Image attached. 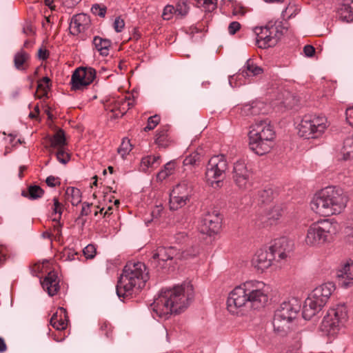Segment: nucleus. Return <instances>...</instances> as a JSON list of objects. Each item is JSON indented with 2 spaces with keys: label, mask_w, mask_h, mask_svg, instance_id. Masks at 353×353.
I'll return each mask as SVG.
<instances>
[{
  "label": "nucleus",
  "mask_w": 353,
  "mask_h": 353,
  "mask_svg": "<svg viewBox=\"0 0 353 353\" xmlns=\"http://www.w3.org/2000/svg\"><path fill=\"white\" fill-rule=\"evenodd\" d=\"M288 241L285 238H281L276 240L274 243L269 248L268 250L260 249L256 251L252 259V266L260 272L270 268L272 261L277 256L279 259H284L287 257L286 248L283 246L287 245Z\"/></svg>",
  "instance_id": "nucleus-8"
},
{
  "label": "nucleus",
  "mask_w": 353,
  "mask_h": 353,
  "mask_svg": "<svg viewBox=\"0 0 353 353\" xmlns=\"http://www.w3.org/2000/svg\"><path fill=\"white\" fill-rule=\"evenodd\" d=\"M57 160L63 163H67L70 160V155L63 150V148H59L56 154Z\"/></svg>",
  "instance_id": "nucleus-48"
},
{
  "label": "nucleus",
  "mask_w": 353,
  "mask_h": 353,
  "mask_svg": "<svg viewBox=\"0 0 353 353\" xmlns=\"http://www.w3.org/2000/svg\"><path fill=\"white\" fill-rule=\"evenodd\" d=\"M263 72V70L262 68L257 65L252 59H248L245 64L243 66V70H241V73L238 74L235 77H232L230 80V84L232 86H238L239 84L235 83L234 85H232L233 80H236L237 79H241V77L246 78V77H255L257 75H259L262 74Z\"/></svg>",
  "instance_id": "nucleus-19"
},
{
  "label": "nucleus",
  "mask_w": 353,
  "mask_h": 353,
  "mask_svg": "<svg viewBox=\"0 0 353 353\" xmlns=\"http://www.w3.org/2000/svg\"><path fill=\"white\" fill-rule=\"evenodd\" d=\"M261 105L260 103L254 102L251 104H245L238 110H240V114L243 117L256 115L261 113Z\"/></svg>",
  "instance_id": "nucleus-30"
},
{
  "label": "nucleus",
  "mask_w": 353,
  "mask_h": 353,
  "mask_svg": "<svg viewBox=\"0 0 353 353\" xmlns=\"http://www.w3.org/2000/svg\"><path fill=\"white\" fill-rule=\"evenodd\" d=\"M328 127L327 118L316 114H306L298 125L299 134L305 139L321 137Z\"/></svg>",
  "instance_id": "nucleus-11"
},
{
  "label": "nucleus",
  "mask_w": 353,
  "mask_h": 353,
  "mask_svg": "<svg viewBox=\"0 0 353 353\" xmlns=\"http://www.w3.org/2000/svg\"><path fill=\"white\" fill-rule=\"evenodd\" d=\"M192 192L193 185L192 183L187 180H183L173 188L171 194L190 199Z\"/></svg>",
  "instance_id": "nucleus-24"
},
{
  "label": "nucleus",
  "mask_w": 353,
  "mask_h": 353,
  "mask_svg": "<svg viewBox=\"0 0 353 353\" xmlns=\"http://www.w3.org/2000/svg\"><path fill=\"white\" fill-rule=\"evenodd\" d=\"M50 325L57 330H63L67 327L68 316L67 311L63 307H59L58 310L52 316Z\"/></svg>",
  "instance_id": "nucleus-22"
},
{
  "label": "nucleus",
  "mask_w": 353,
  "mask_h": 353,
  "mask_svg": "<svg viewBox=\"0 0 353 353\" xmlns=\"http://www.w3.org/2000/svg\"><path fill=\"white\" fill-rule=\"evenodd\" d=\"M78 252L74 248H65L60 253V258L63 261H71L75 259Z\"/></svg>",
  "instance_id": "nucleus-40"
},
{
  "label": "nucleus",
  "mask_w": 353,
  "mask_h": 353,
  "mask_svg": "<svg viewBox=\"0 0 353 353\" xmlns=\"http://www.w3.org/2000/svg\"><path fill=\"white\" fill-rule=\"evenodd\" d=\"M276 132L268 120L256 121L250 127L249 147L258 155L268 153L274 145Z\"/></svg>",
  "instance_id": "nucleus-5"
},
{
  "label": "nucleus",
  "mask_w": 353,
  "mask_h": 353,
  "mask_svg": "<svg viewBox=\"0 0 353 353\" xmlns=\"http://www.w3.org/2000/svg\"><path fill=\"white\" fill-rule=\"evenodd\" d=\"M90 206L91 205L89 203H83L80 214L81 216H88L91 212Z\"/></svg>",
  "instance_id": "nucleus-63"
},
{
  "label": "nucleus",
  "mask_w": 353,
  "mask_h": 353,
  "mask_svg": "<svg viewBox=\"0 0 353 353\" xmlns=\"http://www.w3.org/2000/svg\"><path fill=\"white\" fill-rule=\"evenodd\" d=\"M194 296L190 282H183L161 292L151 305L154 314L168 319L172 313L179 314L185 310Z\"/></svg>",
  "instance_id": "nucleus-2"
},
{
  "label": "nucleus",
  "mask_w": 353,
  "mask_h": 353,
  "mask_svg": "<svg viewBox=\"0 0 353 353\" xmlns=\"http://www.w3.org/2000/svg\"><path fill=\"white\" fill-rule=\"evenodd\" d=\"M175 14V8L173 6L168 5L166 6L162 14V17L165 20H170L172 19V15Z\"/></svg>",
  "instance_id": "nucleus-50"
},
{
  "label": "nucleus",
  "mask_w": 353,
  "mask_h": 353,
  "mask_svg": "<svg viewBox=\"0 0 353 353\" xmlns=\"http://www.w3.org/2000/svg\"><path fill=\"white\" fill-rule=\"evenodd\" d=\"M52 221L54 223L53 225V228L51 232L53 234V238L56 241H59L61 237V225L59 223V219H57V217H54L52 219Z\"/></svg>",
  "instance_id": "nucleus-46"
},
{
  "label": "nucleus",
  "mask_w": 353,
  "mask_h": 353,
  "mask_svg": "<svg viewBox=\"0 0 353 353\" xmlns=\"http://www.w3.org/2000/svg\"><path fill=\"white\" fill-rule=\"evenodd\" d=\"M168 126H163L159 129L156 134L155 143L161 148H166L169 145Z\"/></svg>",
  "instance_id": "nucleus-31"
},
{
  "label": "nucleus",
  "mask_w": 353,
  "mask_h": 353,
  "mask_svg": "<svg viewBox=\"0 0 353 353\" xmlns=\"http://www.w3.org/2000/svg\"><path fill=\"white\" fill-rule=\"evenodd\" d=\"M44 268V263H36L33 266L31 267V272L32 275L37 276V274L43 272V269Z\"/></svg>",
  "instance_id": "nucleus-58"
},
{
  "label": "nucleus",
  "mask_w": 353,
  "mask_h": 353,
  "mask_svg": "<svg viewBox=\"0 0 353 353\" xmlns=\"http://www.w3.org/2000/svg\"><path fill=\"white\" fill-rule=\"evenodd\" d=\"M347 196L343 190L328 186L315 194L310 203L311 209L322 216L340 214L346 207Z\"/></svg>",
  "instance_id": "nucleus-3"
},
{
  "label": "nucleus",
  "mask_w": 353,
  "mask_h": 353,
  "mask_svg": "<svg viewBox=\"0 0 353 353\" xmlns=\"http://www.w3.org/2000/svg\"><path fill=\"white\" fill-rule=\"evenodd\" d=\"M54 206H53V212L55 215L54 217L60 219L62 214V204L59 201L57 197H54L53 199Z\"/></svg>",
  "instance_id": "nucleus-49"
},
{
  "label": "nucleus",
  "mask_w": 353,
  "mask_h": 353,
  "mask_svg": "<svg viewBox=\"0 0 353 353\" xmlns=\"http://www.w3.org/2000/svg\"><path fill=\"white\" fill-rule=\"evenodd\" d=\"M160 117L157 114L150 117L148 119L147 125L144 128V131H150L153 129L159 123Z\"/></svg>",
  "instance_id": "nucleus-47"
},
{
  "label": "nucleus",
  "mask_w": 353,
  "mask_h": 353,
  "mask_svg": "<svg viewBox=\"0 0 353 353\" xmlns=\"http://www.w3.org/2000/svg\"><path fill=\"white\" fill-rule=\"evenodd\" d=\"M7 254V248L3 245H0V265L3 264V263L6 261Z\"/></svg>",
  "instance_id": "nucleus-59"
},
{
  "label": "nucleus",
  "mask_w": 353,
  "mask_h": 353,
  "mask_svg": "<svg viewBox=\"0 0 353 353\" xmlns=\"http://www.w3.org/2000/svg\"><path fill=\"white\" fill-rule=\"evenodd\" d=\"M284 209L282 205H274L268 212V219L270 224H274L282 216Z\"/></svg>",
  "instance_id": "nucleus-37"
},
{
  "label": "nucleus",
  "mask_w": 353,
  "mask_h": 353,
  "mask_svg": "<svg viewBox=\"0 0 353 353\" xmlns=\"http://www.w3.org/2000/svg\"><path fill=\"white\" fill-rule=\"evenodd\" d=\"M83 254L87 259H92L96 255L97 250L94 245H88L83 250Z\"/></svg>",
  "instance_id": "nucleus-51"
},
{
  "label": "nucleus",
  "mask_w": 353,
  "mask_h": 353,
  "mask_svg": "<svg viewBox=\"0 0 353 353\" xmlns=\"http://www.w3.org/2000/svg\"><path fill=\"white\" fill-rule=\"evenodd\" d=\"M50 146L54 148H62L66 145L65 132L59 129L57 132L50 138Z\"/></svg>",
  "instance_id": "nucleus-32"
},
{
  "label": "nucleus",
  "mask_w": 353,
  "mask_h": 353,
  "mask_svg": "<svg viewBox=\"0 0 353 353\" xmlns=\"http://www.w3.org/2000/svg\"><path fill=\"white\" fill-rule=\"evenodd\" d=\"M334 290L332 283L322 284L315 288L305 300L303 307V317L310 320L319 313L327 303Z\"/></svg>",
  "instance_id": "nucleus-7"
},
{
  "label": "nucleus",
  "mask_w": 353,
  "mask_h": 353,
  "mask_svg": "<svg viewBox=\"0 0 353 353\" xmlns=\"http://www.w3.org/2000/svg\"><path fill=\"white\" fill-rule=\"evenodd\" d=\"M175 170V162L174 161H171L167 163L162 170H161L157 175V179L159 181H163L167 179L170 175L173 174Z\"/></svg>",
  "instance_id": "nucleus-35"
},
{
  "label": "nucleus",
  "mask_w": 353,
  "mask_h": 353,
  "mask_svg": "<svg viewBox=\"0 0 353 353\" xmlns=\"http://www.w3.org/2000/svg\"><path fill=\"white\" fill-rule=\"evenodd\" d=\"M199 8H203L205 12H211L216 8L215 0H194Z\"/></svg>",
  "instance_id": "nucleus-39"
},
{
  "label": "nucleus",
  "mask_w": 353,
  "mask_h": 353,
  "mask_svg": "<svg viewBox=\"0 0 353 353\" xmlns=\"http://www.w3.org/2000/svg\"><path fill=\"white\" fill-rule=\"evenodd\" d=\"M96 77L95 70L89 68H77L71 77V89L72 90H80L87 88L94 79Z\"/></svg>",
  "instance_id": "nucleus-15"
},
{
  "label": "nucleus",
  "mask_w": 353,
  "mask_h": 353,
  "mask_svg": "<svg viewBox=\"0 0 353 353\" xmlns=\"http://www.w3.org/2000/svg\"><path fill=\"white\" fill-rule=\"evenodd\" d=\"M161 163V157L159 155H148L141 159L140 163V170L146 172L149 169H154Z\"/></svg>",
  "instance_id": "nucleus-26"
},
{
  "label": "nucleus",
  "mask_w": 353,
  "mask_h": 353,
  "mask_svg": "<svg viewBox=\"0 0 353 353\" xmlns=\"http://www.w3.org/2000/svg\"><path fill=\"white\" fill-rule=\"evenodd\" d=\"M259 200L262 203H268L274 197L273 190L271 188L265 189L259 192Z\"/></svg>",
  "instance_id": "nucleus-44"
},
{
  "label": "nucleus",
  "mask_w": 353,
  "mask_h": 353,
  "mask_svg": "<svg viewBox=\"0 0 353 353\" xmlns=\"http://www.w3.org/2000/svg\"><path fill=\"white\" fill-rule=\"evenodd\" d=\"M174 8L175 15L183 17L188 14L190 7L186 1H179Z\"/></svg>",
  "instance_id": "nucleus-43"
},
{
  "label": "nucleus",
  "mask_w": 353,
  "mask_h": 353,
  "mask_svg": "<svg viewBox=\"0 0 353 353\" xmlns=\"http://www.w3.org/2000/svg\"><path fill=\"white\" fill-rule=\"evenodd\" d=\"M334 230V225L328 219L312 223L307 228L305 243L310 247L320 248L327 243Z\"/></svg>",
  "instance_id": "nucleus-10"
},
{
  "label": "nucleus",
  "mask_w": 353,
  "mask_h": 353,
  "mask_svg": "<svg viewBox=\"0 0 353 353\" xmlns=\"http://www.w3.org/2000/svg\"><path fill=\"white\" fill-rule=\"evenodd\" d=\"M353 261L348 259L345 261L337 271V277L340 285L348 288L353 285V270L352 266Z\"/></svg>",
  "instance_id": "nucleus-17"
},
{
  "label": "nucleus",
  "mask_w": 353,
  "mask_h": 353,
  "mask_svg": "<svg viewBox=\"0 0 353 353\" xmlns=\"http://www.w3.org/2000/svg\"><path fill=\"white\" fill-rule=\"evenodd\" d=\"M49 53L47 50L40 48L38 51V57L41 60H46L48 59Z\"/></svg>",
  "instance_id": "nucleus-64"
},
{
  "label": "nucleus",
  "mask_w": 353,
  "mask_h": 353,
  "mask_svg": "<svg viewBox=\"0 0 353 353\" xmlns=\"http://www.w3.org/2000/svg\"><path fill=\"white\" fill-rule=\"evenodd\" d=\"M178 254L177 249L174 247H159L153 254V259L157 261L158 265L164 268V263L172 260Z\"/></svg>",
  "instance_id": "nucleus-20"
},
{
  "label": "nucleus",
  "mask_w": 353,
  "mask_h": 353,
  "mask_svg": "<svg viewBox=\"0 0 353 353\" xmlns=\"http://www.w3.org/2000/svg\"><path fill=\"white\" fill-rule=\"evenodd\" d=\"M93 44L101 55L105 57L108 55L109 50L112 44L110 40L96 36L93 39Z\"/></svg>",
  "instance_id": "nucleus-28"
},
{
  "label": "nucleus",
  "mask_w": 353,
  "mask_h": 353,
  "mask_svg": "<svg viewBox=\"0 0 353 353\" xmlns=\"http://www.w3.org/2000/svg\"><path fill=\"white\" fill-rule=\"evenodd\" d=\"M149 279V272L142 262H128L117 285V294L119 297H128L145 287Z\"/></svg>",
  "instance_id": "nucleus-4"
},
{
  "label": "nucleus",
  "mask_w": 353,
  "mask_h": 353,
  "mask_svg": "<svg viewBox=\"0 0 353 353\" xmlns=\"http://www.w3.org/2000/svg\"><path fill=\"white\" fill-rule=\"evenodd\" d=\"M269 288L263 281L249 280L234 288L229 294L227 309L230 313L243 315L245 309L263 307L268 302Z\"/></svg>",
  "instance_id": "nucleus-1"
},
{
  "label": "nucleus",
  "mask_w": 353,
  "mask_h": 353,
  "mask_svg": "<svg viewBox=\"0 0 353 353\" xmlns=\"http://www.w3.org/2000/svg\"><path fill=\"white\" fill-rule=\"evenodd\" d=\"M41 283L43 290L50 296L55 295L59 290V278L57 274L54 271L50 272Z\"/></svg>",
  "instance_id": "nucleus-21"
},
{
  "label": "nucleus",
  "mask_w": 353,
  "mask_h": 353,
  "mask_svg": "<svg viewBox=\"0 0 353 353\" xmlns=\"http://www.w3.org/2000/svg\"><path fill=\"white\" fill-rule=\"evenodd\" d=\"M340 19L346 22L353 21V0H343L338 8Z\"/></svg>",
  "instance_id": "nucleus-23"
},
{
  "label": "nucleus",
  "mask_w": 353,
  "mask_h": 353,
  "mask_svg": "<svg viewBox=\"0 0 353 353\" xmlns=\"http://www.w3.org/2000/svg\"><path fill=\"white\" fill-rule=\"evenodd\" d=\"M46 183L49 187L52 188L58 186L61 184L60 179L54 176H48L46 180Z\"/></svg>",
  "instance_id": "nucleus-55"
},
{
  "label": "nucleus",
  "mask_w": 353,
  "mask_h": 353,
  "mask_svg": "<svg viewBox=\"0 0 353 353\" xmlns=\"http://www.w3.org/2000/svg\"><path fill=\"white\" fill-rule=\"evenodd\" d=\"M30 58V54L23 50L16 52L13 59L15 68L20 71L26 70L29 66Z\"/></svg>",
  "instance_id": "nucleus-25"
},
{
  "label": "nucleus",
  "mask_w": 353,
  "mask_h": 353,
  "mask_svg": "<svg viewBox=\"0 0 353 353\" xmlns=\"http://www.w3.org/2000/svg\"><path fill=\"white\" fill-rule=\"evenodd\" d=\"M347 319L345 305H337L330 308L320 325L321 332L327 336L336 335Z\"/></svg>",
  "instance_id": "nucleus-12"
},
{
  "label": "nucleus",
  "mask_w": 353,
  "mask_h": 353,
  "mask_svg": "<svg viewBox=\"0 0 353 353\" xmlns=\"http://www.w3.org/2000/svg\"><path fill=\"white\" fill-rule=\"evenodd\" d=\"M299 11V8L294 4H289L283 11L282 15L283 18L290 19L294 17Z\"/></svg>",
  "instance_id": "nucleus-45"
},
{
  "label": "nucleus",
  "mask_w": 353,
  "mask_h": 353,
  "mask_svg": "<svg viewBox=\"0 0 353 353\" xmlns=\"http://www.w3.org/2000/svg\"><path fill=\"white\" fill-rule=\"evenodd\" d=\"M345 114L347 121L350 125L353 126V107L347 108Z\"/></svg>",
  "instance_id": "nucleus-61"
},
{
  "label": "nucleus",
  "mask_w": 353,
  "mask_h": 353,
  "mask_svg": "<svg viewBox=\"0 0 353 353\" xmlns=\"http://www.w3.org/2000/svg\"><path fill=\"white\" fill-rule=\"evenodd\" d=\"M221 218L216 212L205 214L201 219V232L209 236L218 233L221 226Z\"/></svg>",
  "instance_id": "nucleus-16"
},
{
  "label": "nucleus",
  "mask_w": 353,
  "mask_h": 353,
  "mask_svg": "<svg viewBox=\"0 0 353 353\" xmlns=\"http://www.w3.org/2000/svg\"><path fill=\"white\" fill-rule=\"evenodd\" d=\"M120 102L121 103V107L119 108L121 111L123 110L125 112L126 110H128L134 106V101L131 100L130 98L122 99L119 101V103Z\"/></svg>",
  "instance_id": "nucleus-54"
},
{
  "label": "nucleus",
  "mask_w": 353,
  "mask_h": 353,
  "mask_svg": "<svg viewBox=\"0 0 353 353\" xmlns=\"http://www.w3.org/2000/svg\"><path fill=\"white\" fill-rule=\"evenodd\" d=\"M341 153L345 160L353 159V134L345 139Z\"/></svg>",
  "instance_id": "nucleus-34"
},
{
  "label": "nucleus",
  "mask_w": 353,
  "mask_h": 353,
  "mask_svg": "<svg viewBox=\"0 0 353 353\" xmlns=\"http://www.w3.org/2000/svg\"><path fill=\"white\" fill-rule=\"evenodd\" d=\"M92 12L101 17H104L106 13V8L100 6L99 4H94L91 8Z\"/></svg>",
  "instance_id": "nucleus-52"
},
{
  "label": "nucleus",
  "mask_w": 353,
  "mask_h": 353,
  "mask_svg": "<svg viewBox=\"0 0 353 353\" xmlns=\"http://www.w3.org/2000/svg\"><path fill=\"white\" fill-rule=\"evenodd\" d=\"M345 234L347 241L350 243H353V228H346Z\"/></svg>",
  "instance_id": "nucleus-62"
},
{
  "label": "nucleus",
  "mask_w": 353,
  "mask_h": 353,
  "mask_svg": "<svg viewBox=\"0 0 353 353\" xmlns=\"http://www.w3.org/2000/svg\"><path fill=\"white\" fill-rule=\"evenodd\" d=\"M50 79L44 77L37 82V91L34 97L37 99L48 98V92L50 90Z\"/></svg>",
  "instance_id": "nucleus-27"
},
{
  "label": "nucleus",
  "mask_w": 353,
  "mask_h": 353,
  "mask_svg": "<svg viewBox=\"0 0 353 353\" xmlns=\"http://www.w3.org/2000/svg\"><path fill=\"white\" fill-rule=\"evenodd\" d=\"M300 309V302L296 299L281 303L274 315L272 324L274 332L283 336L291 330L295 324Z\"/></svg>",
  "instance_id": "nucleus-6"
},
{
  "label": "nucleus",
  "mask_w": 353,
  "mask_h": 353,
  "mask_svg": "<svg viewBox=\"0 0 353 353\" xmlns=\"http://www.w3.org/2000/svg\"><path fill=\"white\" fill-rule=\"evenodd\" d=\"M44 194V190L39 185H31L28 186L27 191L23 190L21 195L30 200H36L41 198Z\"/></svg>",
  "instance_id": "nucleus-29"
},
{
  "label": "nucleus",
  "mask_w": 353,
  "mask_h": 353,
  "mask_svg": "<svg viewBox=\"0 0 353 353\" xmlns=\"http://www.w3.org/2000/svg\"><path fill=\"white\" fill-rule=\"evenodd\" d=\"M190 199H185L183 196L171 194H170V208L171 210H177L182 207L185 206Z\"/></svg>",
  "instance_id": "nucleus-36"
},
{
  "label": "nucleus",
  "mask_w": 353,
  "mask_h": 353,
  "mask_svg": "<svg viewBox=\"0 0 353 353\" xmlns=\"http://www.w3.org/2000/svg\"><path fill=\"white\" fill-rule=\"evenodd\" d=\"M90 17L84 13L74 15L70 23V32L73 35H77L89 28Z\"/></svg>",
  "instance_id": "nucleus-18"
},
{
  "label": "nucleus",
  "mask_w": 353,
  "mask_h": 353,
  "mask_svg": "<svg viewBox=\"0 0 353 353\" xmlns=\"http://www.w3.org/2000/svg\"><path fill=\"white\" fill-rule=\"evenodd\" d=\"M100 330L108 337L112 336V326L110 323L103 321L100 323Z\"/></svg>",
  "instance_id": "nucleus-53"
},
{
  "label": "nucleus",
  "mask_w": 353,
  "mask_h": 353,
  "mask_svg": "<svg viewBox=\"0 0 353 353\" xmlns=\"http://www.w3.org/2000/svg\"><path fill=\"white\" fill-rule=\"evenodd\" d=\"M132 145L128 139L124 138L117 149L118 153L124 158L132 150Z\"/></svg>",
  "instance_id": "nucleus-41"
},
{
  "label": "nucleus",
  "mask_w": 353,
  "mask_h": 353,
  "mask_svg": "<svg viewBox=\"0 0 353 353\" xmlns=\"http://www.w3.org/2000/svg\"><path fill=\"white\" fill-rule=\"evenodd\" d=\"M66 199L72 205H77L81 202V193L79 189L74 187H68L65 191Z\"/></svg>",
  "instance_id": "nucleus-33"
},
{
  "label": "nucleus",
  "mask_w": 353,
  "mask_h": 353,
  "mask_svg": "<svg viewBox=\"0 0 353 353\" xmlns=\"http://www.w3.org/2000/svg\"><path fill=\"white\" fill-rule=\"evenodd\" d=\"M202 155L197 151L190 154L183 160L184 165H196L201 161Z\"/></svg>",
  "instance_id": "nucleus-42"
},
{
  "label": "nucleus",
  "mask_w": 353,
  "mask_h": 353,
  "mask_svg": "<svg viewBox=\"0 0 353 353\" xmlns=\"http://www.w3.org/2000/svg\"><path fill=\"white\" fill-rule=\"evenodd\" d=\"M233 180L241 190H247L252 185V172L247 168L245 162L237 161L234 164Z\"/></svg>",
  "instance_id": "nucleus-14"
},
{
  "label": "nucleus",
  "mask_w": 353,
  "mask_h": 353,
  "mask_svg": "<svg viewBox=\"0 0 353 353\" xmlns=\"http://www.w3.org/2000/svg\"><path fill=\"white\" fill-rule=\"evenodd\" d=\"M228 168L226 158L223 154L215 155L210 159L206 167L205 180L212 187H219Z\"/></svg>",
  "instance_id": "nucleus-13"
},
{
  "label": "nucleus",
  "mask_w": 353,
  "mask_h": 353,
  "mask_svg": "<svg viewBox=\"0 0 353 353\" xmlns=\"http://www.w3.org/2000/svg\"><path fill=\"white\" fill-rule=\"evenodd\" d=\"M200 249L197 243H190L181 252V256L188 259L196 256L199 253Z\"/></svg>",
  "instance_id": "nucleus-38"
},
{
  "label": "nucleus",
  "mask_w": 353,
  "mask_h": 353,
  "mask_svg": "<svg viewBox=\"0 0 353 353\" xmlns=\"http://www.w3.org/2000/svg\"><path fill=\"white\" fill-rule=\"evenodd\" d=\"M256 45L261 49L274 47L283 34L285 28L279 20H270L264 26L255 27Z\"/></svg>",
  "instance_id": "nucleus-9"
},
{
  "label": "nucleus",
  "mask_w": 353,
  "mask_h": 353,
  "mask_svg": "<svg viewBox=\"0 0 353 353\" xmlns=\"http://www.w3.org/2000/svg\"><path fill=\"white\" fill-rule=\"evenodd\" d=\"M303 52L306 57H312L315 53V48L311 45H306L303 48Z\"/></svg>",
  "instance_id": "nucleus-60"
},
{
  "label": "nucleus",
  "mask_w": 353,
  "mask_h": 353,
  "mask_svg": "<svg viewBox=\"0 0 353 353\" xmlns=\"http://www.w3.org/2000/svg\"><path fill=\"white\" fill-rule=\"evenodd\" d=\"M241 28V24L237 21H232L229 24L228 32L230 34H234Z\"/></svg>",
  "instance_id": "nucleus-57"
},
{
  "label": "nucleus",
  "mask_w": 353,
  "mask_h": 353,
  "mask_svg": "<svg viewBox=\"0 0 353 353\" xmlns=\"http://www.w3.org/2000/svg\"><path fill=\"white\" fill-rule=\"evenodd\" d=\"M114 28L116 32H120L125 26V22L121 17H117L114 21Z\"/></svg>",
  "instance_id": "nucleus-56"
}]
</instances>
